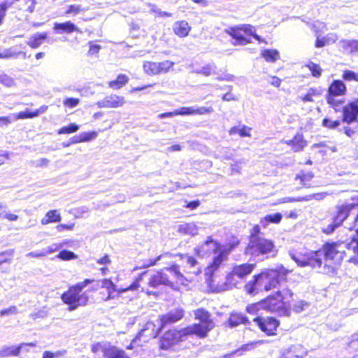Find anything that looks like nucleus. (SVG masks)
Masks as SVG:
<instances>
[{"label": "nucleus", "instance_id": "1", "mask_svg": "<svg viewBox=\"0 0 358 358\" xmlns=\"http://www.w3.org/2000/svg\"><path fill=\"white\" fill-rule=\"evenodd\" d=\"M287 271L283 266L278 269H266L258 275L253 276L252 280H250L245 285V292L250 295H255L263 291H269L273 289L282 288L275 292L274 296H268L266 302L269 303L268 308L271 310L282 307L292 296V292L290 289L282 287V282L287 274Z\"/></svg>", "mask_w": 358, "mask_h": 358}, {"label": "nucleus", "instance_id": "2", "mask_svg": "<svg viewBox=\"0 0 358 358\" xmlns=\"http://www.w3.org/2000/svg\"><path fill=\"white\" fill-rule=\"evenodd\" d=\"M289 256L299 266H310L313 268L319 269L320 273L331 275L334 273V268L327 263L322 266L323 255L320 249L318 250L306 251L304 253L293 250L289 251Z\"/></svg>", "mask_w": 358, "mask_h": 358}, {"label": "nucleus", "instance_id": "3", "mask_svg": "<svg viewBox=\"0 0 358 358\" xmlns=\"http://www.w3.org/2000/svg\"><path fill=\"white\" fill-rule=\"evenodd\" d=\"M184 316V310L182 308H176L171 310L165 315L160 317V329L157 331H154L155 324L152 322H147L145 328L141 329L137 337L134 340V342L141 337L145 336L148 338H155L159 334V331L164 329L166 325L175 323L181 320Z\"/></svg>", "mask_w": 358, "mask_h": 358}, {"label": "nucleus", "instance_id": "4", "mask_svg": "<svg viewBox=\"0 0 358 358\" xmlns=\"http://www.w3.org/2000/svg\"><path fill=\"white\" fill-rule=\"evenodd\" d=\"M275 245L271 240L253 234L245 249L247 255L252 256L257 261H263L266 255L273 252Z\"/></svg>", "mask_w": 358, "mask_h": 358}, {"label": "nucleus", "instance_id": "5", "mask_svg": "<svg viewBox=\"0 0 358 358\" xmlns=\"http://www.w3.org/2000/svg\"><path fill=\"white\" fill-rule=\"evenodd\" d=\"M171 276L176 278L179 282H182V281L183 275L181 274L179 267L173 265L150 275L148 279V285L153 288H157L161 285L170 286L172 285L170 280Z\"/></svg>", "mask_w": 358, "mask_h": 358}, {"label": "nucleus", "instance_id": "6", "mask_svg": "<svg viewBox=\"0 0 358 358\" xmlns=\"http://www.w3.org/2000/svg\"><path fill=\"white\" fill-rule=\"evenodd\" d=\"M61 299L65 304L69 306L68 310L73 311L80 306H86L89 301V295L87 292L80 293L74 287H70L66 292L62 294Z\"/></svg>", "mask_w": 358, "mask_h": 358}, {"label": "nucleus", "instance_id": "7", "mask_svg": "<svg viewBox=\"0 0 358 358\" xmlns=\"http://www.w3.org/2000/svg\"><path fill=\"white\" fill-rule=\"evenodd\" d=\"M147 272H143L141 274L138 278H137L132 284L126 288H117V287L110 280L103 279L100 281L101 287L106 289L108 292L107 296L103 299L104 301H109L115 299L120 294L127 292L136 290L139 287V282L142 280L143 277L146 274Z\"/></svg>", "mask_w": 358, "mask_h": 358}, {"label": "nucleus", "instance_id": "8", "mask_svg": "<svg viewBox=\"0 0 358 358\" xmlns=\"http://www.w3.org/2000/svg\"><path fill=\"white\" fill-rule=\"evenodd\" d=\"M195 317L200 320V323L189 326L194 327L192 331V334L199 337H205L207 333L214 327V323L210 319L209 313L203 309L196 310L195 311Z\"/></svg>", "mask_w": 358, "mask_h": 358}, {"label": "nucleus", "instance_id": "9", "mask_svg": "<svg viewBox=\"0 0 358 358\" xmlns=\"http://www.w3.org/2000/svg\"><path fill=\"white\" fill-rule=\"evenodd\" d=\"M255 268V264L235 265L231 272L227 276V283L231 287H237L239 282L250 275Z\"/></svg>", "mask_w": 358, "mask_h": 358}, {"label": "nucleus", "instance_id": "10", "mask_svg": "<svg viewBox=\"0 0 358 358\" xmlns=\"http://www.w3.org/2000/svg\"><path fill=\"white\" fill-rule=\"evenodd\" d=\"M349 244H345L343 243H325L322 248H320L321 251H322L323 257L325 259L326 262L329 260H338L341 261L343 258L344 251H342L341 249L343 248L348 247L349 249H352L349 247Z\"/></svg>", "mask_w": 358, "mask_h": 358}, {"label": "nucleus", "instance_id": "11", "mask_svg": "<svg viewBox=\"0 0 358 358\" xmlns=\"http://www.w3.org/2000/svg\"><path fill=\"white\" fill-rule=\"evenodd\" d=\"M194 328V327H187L180 330H169L165 333L163 336L162 345H165V342L167 343V345H172L180 341H182L184 338L192 335V331Z\"/></svg>", "mask_w": 358, "mask_h": 358}, {"label": "nucleus", "instance_id": "12", "mask_svg": "<svg viewBox=\"0 0 358 358\" xmlns=\"http://www.w3.org/2000/svg\"><path fill=\"white\" fill-rule=\"evenodd\" d=\"M357 213L355 222L358 221V204L353 203H345L336 206V213L333 217L341 224L352 213Z\"/></svg>", "mask_w": 358, "mask_h": 358}, {"label": "nucleus", "instance_id": "13", "mask_svg": "<svg viewBox=\"0 0 358 358\" xmlns=\"http://www.w3.org/2000/svg\"><path fill=\"white\" fill-rule=\"evenodd\" d=\"M254 322L257 323L260 329L267 335H273L279 325V322L273 317L262 318L255 317Z\"/></svg>", "mask_w": 358, "mask_h": 358}, {"label": "nucleus", "instance_id": "14", "mask_svg": "<svg viewBox=\"0 0 358 358\" xmlns=\"http://www.w3.org/2000/svg\"><path fill=\"white\" fill-rule=\"evenodd\" d=\"M219 248L220 243L214 241L211 237H208L205 242L195 248V251L201 257H207L212 253H215L218 251Z\"/></svg>", "mask_w": 358, "mask_h": 358}, {"label": "nucleus", "instance_id": "15", "mask_svg": "<svg viewBox=\"0 0 358 358\" xmlns=\"http://www.w3.org/2000/svg\"><path fill=\"white\" fill-rule=\"evenodd\" d=\"M307 350L301 345H294L283 349L280 358H305Z\"/></svg>", "mask_w": 358, "mask_h": 358}, {"label": "nucleus", "instance_id": "16", "mask_svg": "<svg viewBox=\"0 0 358 358\" xmlns=\"http://www.w3.org/2000/svg\"><path fill=\"white\" fill-rule=\"evenodd\" d=\"M125 103L123 96L116 94H110L106 96L103 99L96 102V106L99 108H119L122 106Z\"/></svg>", "mask_w": 358, "mask_h": 358}, {"label": "nucleus", "instance_id": "17", "mask_svg": "<svg viewBox=\"0 0 358 358\" xmlns=\"http://www.w3.org/2000/svg\"><path fill=\"white\" fill-rule=\"evenodd\" d=\"M338 45L343 54L358 56V40L341 39Z\"/></svg>", "mask_w": 358, "mask_h": 358}, {"label": "nucleus", "instance_id": "18", "mask_svg": "<svg viewBox=\"0 0 358 358\" xmlns=\"http://www.w3.org/2000/svg\"><path fill=\"white\" fill-rule=\"evenodd\" d=\"M343 122L348 124L356 120L358 115V99L343 108Z\"/></svg>", "mask_w": 358, "mask_h": 358}, {"label": "nucleus", "instance_id": "19", "mask_svg": "<svg viewBox=\"0 0 358 358\" xmlns=\"http://www.w3.org/2000/svg\"><path fill=\"white\" fill-rule=\"evenodd\" d=\"M24 343L18 345H3L0 348V358L17 357L24 347Z\"/></svg>", "mask_w": 358, "mask_h": 358}, {"label": "nucleus", "instance_id": "20", "mask_svg": "<svg viewBox=\"0 0 358 358\" xmlns=\"http://www.w3.org/2000/svg\"><path fill=\"white\" fill-rule=\"evenodd\" d=\"M53 29L55 31L59 34L64 33L71 34L74 31L81 32L79 28L71 21H67L62 23L55 22L54 23Z\"/></svg>", "mask_w": 358, "mask_h": 358}, {"label": "nucleus", "instance_id": "21", "mask_svg": "<svg viewBox=\"0 0 358 358\" xmlns=\"http://www.w3.org/2000/svg\"><path fill=\"white\" fill-rule=\"evenodd\" d=\"M327 195V192H320L313 194L306 195L302 197L294 198V197H286L282 199V203L286 202H296V201H309L313 199L322 200Z\"/></svg>", "mask_w": 358, "mask_h": 358}, {"label": "nucleus", "instance_id": "22", "mask_svg": "<svg viewBox=\"0 0 358 358\" xmlns=\"http://www.w3.org/2000/svg\"><path fill=\"white\" fill-rule=\"evenodd\" d=\"M285 143L292 147L294 152H299L306 145V142L303 140L301 134H296L292 139L284 141Z\"/></svg>", "mask_w": 358, "mask_h": 358}, {"label": "nucleus", "instance_id": "23", "mask_svg": "<svg viewBox=\"0 0 358 358\" xmlns=\"http://www.w3.org/2000/svg\"><path fill=\"white\" fill-rule=\"evenodd\" d=\"M227 259L220 252L213 257L212 263L206 268L205 273L211 276L222 265Z\"/></svg>", "mask_w": 358, "mask_h": 358}, {"label": "nucleus", "instance_id": "24", "mask_svg": "<svg viewBox=\"0 0 358 358\" xmlns=\"http://www.w3.org/2000/svg\"><path fill=\"white\" fill-rule=\"evenodd\" d=\"M48 34L46 32L35 33L30 36L27 44L31 48L36 49L41 45L43 41L47 39Z\"/></svg>", "mask_w": 358, "mask_h": 358}, {"label": "nucleus", "instance_id": "25", "mask_svg": "<svg viewBox=\"0 0 358 358\" xmlns=\"http://www.w3.org/2000/svg\"><path fill=\"white\" fill-rule=\"evenodd\" d=\"M346 92V87L345 83L340 80H334L329 87L328 94L333 96H342Z\"/></svg>", "mask_w": 358, "mask_h": 358}, {"label": "nucleus", "instance_id": "26", "mask_svg": "<svg viewBox=\"0 0 358 358\" xmlns=\"http://www.w3.org/2000/svg\"><path fill=\"white\" fill-rule=\"evenodd\" d=\"M243 30L241 27L231 28L228 31L229 34L236 41L235 44L245 45L251 42L250 39L246 38L242 34Z\"/></svg>", "mask_w": 358, "mask_h": 358}, {"label": "nucleus", "instance_id": "27", "mask_svg": "<svg viewBox=\"0 0 358 358\" xmlns=\"http://www.w3.org/2000/svg\"><path fill=\"white\" fill-rule=\"evenodd\" d=\"M248 323V318L242 313L234 312L231 313L230 317L228 320V324L230 327H235L239 324Z\"/></svg>", "mask_w": 358, "mask_h": 358}, {"label": "nucleus", "instance_id": "28", "mask_svg": "<svg viewBox=\"0 0 358 358\" xmlns=\"http://www.w3.org/2000/svg\"><path fill=\"white\" fill-rule=\"evenodd\" d=\"M190 29L189 24L185 20L176 22L173 25L174 33L180 37L187 36Z\"/></svg>", "mask_w": 358, "mask_h": 358}, {"label": "nucleus", "instance_id": "29", "mask_svg": "<svg viewBox=\"0 0 358 358\" xmlns=\"http://www.w3.org/2000/svg\"><path fill=\"white\" fill-rule=\"evenodd\" d=\"M282 215L280 213H275L273 214H269L264 217H262L260 220V223L263 227L266 228L268 226L270 223L273 224H278L282 220Z\"/></svg>", "mask_w": 358, "mask_h": 358}, {"label": "nucleus", "instance_id": "30", "mask_svg": "<svg viewBox=\"0 0 358 358\" xmlns=\"http://www.w3.org/2000/svg\"><path fill=\"white\" fill-rule=\"evenodd\" d=\"M61 220V216L57 210L48 211L45 216L41 220V224L46 225L51 222H57Z\"/></svg>", "mask_w": 358, "mask_h": 358}, {"label": "nucleus", "instance_id": "31", "mask_svg": "<svg viewBox=\"0 0 358 358\" xmlns=\"http://www.w3.org/2000/svg\"><path fill=\"white\" fill-rule=\"evenodd\" d=\"M239 244L238 240H234L231 242H229L224 245H220V248L218 249V252L225 257L227 259L228 255L230 252L234 250V248Z\"/></svg>", "mask_w": 358, "mask_h": 358}, {"label": "nucleus", "instance_id": "32", "mask_svg": "<svg viewBox=\"0 0 358 358\" xmlns=\"http://www.w3.org/2000/svg\"><path fill=\"white\" fill-rule=\"evenodd\" d=\"M262 57L268 62H275L280 58L279 52L277 50L266 49L262 52Z\"/></svg>", "mask_w": 358, "mask_h": 358}, {"label": "nucleus", "instance_id": "33", "mask_svg": "<svg viewBox=\"0 0 358 358\" xmlns=\"http://www.w3.org/2000/svg\"><path fill=\"white\" fill-rule=\"evenodd\" d=\"M22 55L23 57H26V53L22 51L15 52L12 48H5L0 52V59L17 58Z\"/></svg>", "mask_w": 358, "mask_h": 358}, {"label": "nucleus", "instance_id": "34", "mask_svg": "<svg viewBox=\"0 0 358 358\" xmlns=\"http://www.w3.org/2000/svg\"><path fill=\"white\" fill-rule=\"evenodd\" d=\"M251 128L247 126L239 127H233L229 130V134L234 135L238 134L241 137H250Z\"/></svg>", "mask_w": 358, "mask_h": 358}, {"label": "nucleus", "instance_id": "35", "mask_svg": "<svg viewBox=\"0 0 358 358\" xmlns=\"http://www.w3.org/2000/svg\"><path fill=\"white\" fill-rule=\"evenodd\" d=\"M182 259L189 265L190 268H192V271H189L190 273L195 275H198L201 273V271L199 267L195 268V266L197 265V261L194 257L188 255H184L182 256Z\"/></svg>", "mask_w": 358, "mask_h": 358}, {"label": "nucleus", "instance_id": "36", "mask_svg": "<svg viewBox=\"0 0 358 358\" xmlns=\"http://www.w3.org/2000/svg\"><path fill=\"white\" fill-rule=\"evenodd\" d=\"M129 81V78L126 75L120 74L117 79L109 83V86L113 89H120L125 85Z\"/></svg>", "mask_w": 358, "mask_h": 358}, {"label": "nucleus", "instance_id": "37", "mask_svg": "<svg viewBox=\"0 0 358 358\" xmlns=\"http://www.w3.org/2000/svg\"><path fill=\"white\" fill-rule=\"evenodd\" d=\"M144 71L150 76L159 74L157 62H145L143 64Z\"/></svg>", "mask_w": 358, "mask_h": 358}, {"label": "nucleus", "instance_id": "38", "mask_svg": "<svg viewBox=\"0 0 358 358\" xmlns=\"http://www.w3.org/2000/svg\"><path fill=\"white\" fill-rule=\"evenodd\" d=\"M105 358H129V357L123 350L112 348L105 353Z\"/></svg>", "mask_w": 358, "mask_h": 358}, {"label": "nucleus", "instance_id": "39", "mask_svg": "<svg viewBox=\"0 0 358 358\" xmlns=\"http://www.w3.org/2000/svg\"><path fill=\"white\" fill-rule=\"evenodd\" d=\"M321 94V90L315 88H310L304 96H301V99L304 102H313L314 97L319 96Z\"/></svg>", "mask_w": 358, "mask_h": 358}, {"label": "nucleus", "instance_id": "40", "mask_svg": "<svg viewBox=\"0 0 358 358\" xmlns=\"http://www.w3.org/2000/svg\"><path fill=\"white\" fill-rule=\"evenodd\" d=\"M36 3V0H22L19 9L33 13Z\"/></svg>", "mask_w": 358, "mask_h": 358}, {"label": "nucleus", "instance_id": "41", "mask_svg": "<svg viewBox=\"0 0 358 358\" xmlns=\"http://www.w3.org/2000/svg\"><path fill=\"white\" fill-rule=\"evenodd\" d=\"M180 229L185 234L194 236L198 234V228L194 223H187L180 225Z\"/></svg>", "mask_w": 358, "mask_h": 358}, {"label": "nucleus", "instance_id": "42", "mask_svg": "<svg viewBox=\"0 0 358 358\" xmlns=\"http://www.w3.org/2000/svg\"><path fill=\"white\" fill-rule=\"evenodd\" d=\"M216 66L214 64H208L206 66L201 67L199 69L195 71V72L198 74H202L205 76H208L212 73H215Z\"/></svg>", "mask_w": 358, "mask_h": 358}, {"label": "nucleus", "instance_id": "43", "mask_svg": "<svg viewBox=\"0 0 358 358\" xmlns=\"http://www.w3.org/2000/svg\"><path fill=\"white\" fill-rule=\"evenodd\" d=\"M0 218L6 219L10 221H15L18 219V216L6 210V207L1 203L0 204Z\"/></svg>", "mask_w": 358, "mask_h": 358}, {"label": "nucleus", "instance_id": "44", "mask_svg": "<svg viewBox=\"0 0 358 358\" xmlns=\"http://www.w3.org/2000/svg\"><path fill=\"white\" fill-rule=\"evenodd\" d=\"M159 74L167 73L174 65V62L166 60L162 62H157Z\"/></svg>", "mask_w": 358, "mask_h": 358}, {"label": "nucleus", "instance_id": "45", "mask_svg": "<svg viewBox=\"0 0 358 358\" xmlns=\"http://www.w3.org/2000/svg\"><path fill=\"white\" fill-rule=\"evenodd\" d=\"M241 29L243 30V32H244L245 34L252 36L256 40L259 41V42L264 41L259 35L255 33V31L254 29V27L250 24L242 25Z\"/></svg>", "mask_w": 358, "mask_h": 358}, {"label": "nucleus", "instance_id": "46", "mask_svg": "<svg viewBox=\"0 0 358 358\" xmlns=\"http://www.w3.org/2000/svg\"><path fill=\"white\" fill-rule=\"evenodd\" d=\"M79 129V126L75 123H71L69 126L60 128L57 133L58 134H66L76 132Z\"/></svg>", "mask_w": 358, "mask_h": 358}, {"label": "nucleus", "instance_id": "47", "mask_svg": "<svg viewBox=\"0 0 358 358\" xmlns=\"http://www.w3.org/2000/svg\"><path fill=\"white\" fill-rule=\"evenodd\" d=\"M306 66L311 71L313 76L318 78L321 76L322 69L318 64L309 62L306 64Z\"/></svg>", "mask_w": 358, "mask_h": 358}, {"label": "nucleus", "instance_id": "48", "mask_svg": "<svg viewBox=\"0 0 358 358\" xmlns=\"http://www.w3.org/2000/svg\"><path fill=\"white\" fill-rule=\"evenodd\" d=\"M327 101L331 107L335 109L336 111H338L339 110L338 107H340L343 103L342 100L336 99L335 96L331 94H327Z\"/></svg>", "mask_w": 358, "mask_h": 358}, {"label": "nucleus", "instance_id": "49", "mask_svg": "<svg viewBox=\"0 0 358 358\" xmlns=\"http://www.w3.org/2000/svg\"><path fill=\"white\" fill-rule=\"evenodd\" d=\"M341 225V224L339 222H338L335 219L332 218L331 222L322 228V231L326 234H330Z\"/></svg>", "mask_w": 358, "mask_h": 358}, {"label": "nucleus", "instance_id": "50", "mask_svg": "<svg viewBox=\"0 0 358 358\" xmlns=\"http://www.w3.org/2000/svg\"><path fill=\"white\" fill-rule=\"evenodd\" d=\"M0 83L6 87H10L15 85V81L10 76L5 73H0Z\"/></svg>", "mask_w": 358, "mask_h": 358}, {"label": "nucleus", "instance_id": "51", "mask_svg": "<svg viewBox=\"0 0 358 358\" xmlns=\"http://www.w3.org/2000/svg\"><path fill=\"white\" fill-rule=\"evenodd\" d=\"M80 140L81 142H88L93 139H94L97 134L96 131H91V132H82L79 135Z\"/></svg>", "mask_w": 358, "mask_h": 358}, {"label": "nucleus", "instance_id": "52", "mask_svg": "<svg viewBox=\"0 0 358 358\" xmlns=\"http://www.w3.org/2000/svg\"><path fill=\"white\" fill-rule=\"evenodd\" d=\"M57 257L62 260H71L77 257L74 252L69 250H62Z\"/></svg>", "mask_w": 358, "mask_h": 358}, {"label": "nucleus", "instance_id": "53", "mask_svg": "<svg viewBox=\"0 0 358 358\" xmlns=\"http://www.w3.org/2000/svg\"><path fill=\"white\" fill-rule=\"evenodd\" d=\"M309 307V303L305 301L301 300L296 301L293 305V310L296 313H301Z\"/></svg>", "mask_w": 358, "mask_h": 358}, {"label": "nucleus", "instance_id": "54", "mask_svg": "<svg viewBox=\"0 0 358 358\" xmlns=\"http://www.w3.org/2000/svg\"><path fill=\"white\" fill-rule=\"evenodd\" d=\"M175 113H177V115H194V107H181L176 110Z\"/></svg>", "mask_w": 358, "mask_h": 358}, {"label": "nucleus", "instance_id": "55", "mask_svg": "<svg viewBox=\"0 0 358 358\" xmlns=\"http://www.w3.org/2000/svg\"><path fill=\"white\" fill-rule=\"evenodd\" d=\"M171 254L169 252L164 253L163 255H159L156 259H149L147 261V263H145L143 265V267L147 268L153 265H155L157 262H159L161 259H163L165 257H170Z\"/></svg>", "mask_w": 358, "mask_h": 358}, {"label": "nucleus", "instance_id": "56", "mask_svg": "<svg viewBox=\"0 0 358 358\" xmlns=\"http://www.w3.org/2000/svg\"><path fill=\"white\" fill-rule=\"evenodd\" d=\"M343 78L348 81L355 80L358 82V73L347 70L343 72Z\"/></svg>", "mask_w": 358, "mask_h": 358}, {"label": "nucleus", "instance_id": "57", "mask_svg": "<svg viewBox=\"0 0 358 358\" xmlns=\"http://www.w3.org/2000/svg\"><path fill=\"white\" fill-rule=\"evenodd\" d=\"M80 103V99L78 98H66L64 100L63 104L65 107L73 108L76 107Z\"/></svg>", "mask_w": 358, "mask_h": 358}, {"label": "nucleus", "instance_id": "58", "mask_svg": "<svg viewBox=\"0 0 358 358\" xmlns=\"http://www.w3.org/2000/svg\"><path fill=\"white\" fill-rule=\"evenodd\" d=\"M340 124L341 122L338 120L334 121L328 118H324L322 121V125L329 129H335Z\"/></svg>", "mask_w": 358, "mask_h": 358}, {"label": "nucleus", "instance_id": "59", "mask_svg": "<svg viewBox=\"0 0 358 358\" xmlns=\"http://www.w3.org/2000/svg\"><path fill=\"white\" fill-rule=\"evenodd\" d=\"M313 178V174L312 173H303L301 176H296V179H300L301 182L303 183V185L306 187H309L306 182L310 181Z\"/></svg>", "mask_w": 358, "mask_h": 358}, {"label": "nucleus", "instance_id": "60", "mask_svg": "<svg viewBox=\"0 0 358 358\" xmlns=\"http://www.w3.org/2000/svg\"><path fill=\"white\" fill-rule=\"evenodd\" d=\"M13 255V250H6L0 253V265L5 262H10V258Z\"/></svg>", "mask_w": 358, "mask_h": 358}, {"label": "nucleus", "instance_id": "61", "mask_svg": "<svg viewBox=\"0 0 358 358\" xmlns=\"http://www.w3.org/2000/svg\"><path fill=\"white\" fill-rule=\"evenodd\" d=\"M86 10L85 9H83L80 5H70L68 7V9L65 12V13L67 14H71L76 15L82 11Z\"/></svg>", "mask_w": 358, "mask_h": 358}, {"label": "nucleus", "instance_id": "62", "mask_svg": "<svg viewBox=\"0 0 358 358\" xmlns=\"http://www.w3.org/2000/svg\"><path fill=\"white\" fill-rule=\"evenodd\" d=\"M213 112L212 107H194V115L209 114Z\"/></svg>", "mask_w": 358, "mask_h": 358}, {"label": "nucleus", "instance_id": "63", "mask_svg": "<svg viewBox=\"0 0 358 358\" xmlns=\"http://www.w3.org/2000/svg\"><path fill=\"white\" fill-rule=\"evenodd\" d=\"M93 280L90 279H85L84 281L77 283L76 285L71 286V287H74V289L80 293H83V289L91 283Z\"/></svg>", "mask_w": 358, "mask_h": 358}, {"label": "nucleus", "instance_id": "64", "mask_svg": "<svg viewBox=\"0 0 358 358\" xmlns=\"http://www.w3.org/2000/svg\"><path fill=\"white\" fill-rule=\"evenodd\" d=\"M349 247L352 248L354 252L358 255V229L356 230V236L352 237Z\"/></svg>", "mask_w": 358, "mask_h": 358}]
</instances>
